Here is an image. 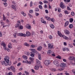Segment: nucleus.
Here are the masks:
<instances>
[{
	"mask_svg": "<svg viewBox=\"0 0 75 75\" xmlns=\"http://www.w3.org/2000/svg\"><path fill=\"white\" fill-rule=\"evenodd\" d=\"M52 71H54V72L56 71H57V70H56V69H52Z\"/></svg>",
	"mask_w": 75,
	"mask_h": 75,
	"instance_id": "nucleus-51",
	"label": "nucleus"
},
{
	"mask_svg": "<svg viewBox=\"0 0 75 75\" xmlns=\"http://www.w3.org/2000/svg\"><path fill=\"white\" fill-rule=\"evenodd\" d=\"M12 41L13 42H14V43H17V41L15 40H12Z\"/></svg>",
	"mask_w": 75,
	"mask_h": 75,
	"instance_id": "nucleus-44",
	"label": "nucleus"
},
{
	"mask_svg": "<svg viewBox=\"0 0 75 75\" xmlns=\"http://www.w3.org/2000/svg\"><path fill=\"white\" fill-rule=\"evenodd\" d=\"M30 50L32 51L33 52H34V53H36L37 52V50L35 49H30Z\"/></svg>",
	"mask_w": 75,
	"mask_h": 75,
	"instance_id": "nucleus-11",
	"label": "nucleus"
},
{
	"mask_svg": "<svg viewBox=\"0 0 75 75\" xmlns=\"http://www.w3.org/2000/svg\"><path fill=\"white\" fill-rule=\"evenodd\" d=\"M4 6L5 7H7V4L6 2H5L4 3Z\"/></svg>",
	"mask_w": 75,
	"mask_h": 75,
	"instance_id": "nucleus-36",
	"label": "nucleus"
},
{
	"mask_svg": "<svg viewBox=\"0 0 75 75\" xmlns=\"http://www.w3.org/2000/svg\"><path fill=\"white\" fill-rule=\"evenodd\" d=\"M70 23H72L74 21V19L72 18H71L69 19Z\"/></svg>",
	"mask_w": 75,
	"mask_h": 75,
	"instance_id": "nucleus-32",
	"label": "nucleus"
},
{
	"mask_svg": "<svg viewBox=\"0 0 75 75\" xmlns=\"http://www.w3.org/2000/svg\"><path fill=\"white\" fill-rule=\"evenodd\" d=\"M40 11V10H39V9L38 8H36L35 9V11Z\"/></svg>",
	"mask_w": 75,
	"mask_h": 75,
	"instance_id": "nucleus-41",
	"label": "nucleus"
},
{
	"mask_svg": "<svg viewBox=\"0 0 75 75\" xmlns=\"http://www.w3.org/2000/svg\"><path fill=\"white\" fill-rule=\"evenodd\" d=\"M63 69L62 68L57 69L58 71H63Z\"/></svg>",
	"mask_w": 75,
	"mask_h": 75,
	"instance_id": "nucleus-37",
	"label": "nucleus"
},
{
	"mask_svg": "<svg viewBox=\"0 0 75 75\" xmlns=\"http://www.w3.org/2000/svg\"><path fill=\"white\" fill-rule=\"evenodd\" d=\"M67 9L68 10H71V8H70L69 7V6H68L67 7Z\"/></svg>",
	"mask_w": 75,
	"mask_h": 75,
	"instance_id": "nucleus-64",
	"label": "nucleus"
},
{
	"mask_svg": "<svg viewBox=\"0 0 75 75\" xmlns=\"http://www.w3.org/2000/svg\"><path fill=\"white\" fill-rule=\"evenodd\" d=\"M8 47L9 48H12V45H11V43H10L8 45Z\"/></svg>",
	"mask_w": 75,
	"mask_h": 75,
	"instance_id": "nucleus-23",
	"label": "nucleus"
},
{
	"mask_svg": "<svg viewBox=\"0 0 75 75\" xmlns=\"http://www.w3.org/2000/svg\"><path fill=\"white\" fill-rule=\"evenodd\" d=\"M60 6L62 8H65V6L63 4V2H62L60 3Z\"/></svg>",
	"mask_w": 75,
	"mask_h": 75,
	"instance_id": "nucleus-7",
	"label": "nucleus"
},
{
	"mask_svg": "<svg viewBox=\"0 0 75 75\" xmlns=\"http://www.w3.org/2000/svg\"><path fill=\"white\" fill-rule=\"evenodd\" d=\"M3 15V20H4V21H5V20H6V17H5V16H4V14Z\"/></svg>",
	"mask_w": 75,
	"mask_h": 75,
	"instance_id": "nucleus-42",
	"label": "nucleus"
},
{
	"mask_svg": "<svg viewBox=\"0 0 75 75\" xmlns=\"http://www.w3.org/2000/svg\"><path fill=\"white\" fill-rule=\"evenodd\" d=\"M30 59L31 61H33V60L34 59V58L32 57H30Z\"/></svg>",
	"mask_w": 75,
	"mask_h": 75,
	"instance_id": "nucleus-38",
	"label": "nucleus"
},
{
	"mask_svg": "<svg viewBox=\"0 0 75 75\" xmlns=\"http://www.w3.org/2000/svg\"><path fill=\"white\" fill-rule=\"evenodd\" d=\"M26 28L28 29H30V28H31V26H30V25L28 24V25H26Z\"/></svg>",
	"mask_w": 75,
	"mask_h": 75,
	"instance_id": "nucleus-19",
	"label": "nucleus"
},
{
	"mask_svg": "<svg viewBox=\"0 0 75 75\" xmlns=\"http://www.w3.org/2000/svg\"><path fill=\"white\" fill-rule=\"evenodd\" d=\"M69 27L70 28H73V25L70 24L69 26Z\"/></svg>",
	"mask_w": 75,
	"mask_h": 75,
	"instance_id": "nucleus-31",
	"label": "nucleus"
},
{
	"mask_svg": "<svg viewBox=\"0 0 75 75\" xmlns=\"http://www.w3.org/2000/svg\"><path fill=\"white\" fill-rule=\"evenodd\" d=\"M65 14H68V11L67 10H66L65 11Z\"/></svg>",
	"mask_w": 75,
	"mask_h": 75,
	"instance_id": "nucleus-55",
	"label": "nucleus"
},
{
	"mask_svg": "<svg viewBox=\"0 0 75 75\" xmlns=\"http://www.w3.org/2000/svg\"><path fill=\"white\" fill-rule=\"evenodd\" d=\"M39 7L40 9H42V6L41 5H39Z\"/></svg>",
	"mask_w": 75,
	"mask_h": 75,
	"instance_id": "nucleus-43",
	"label": "nucleus"
},
{
	"mask_svg": "<svg viewBox=\"0 0 75 75\" xmlns=\"http://www.w3.org/2000/svg\"><path fill=\"white\" fill-rule=\"evenodd\" d=\"M45 18H46V20H48V21H50L51 20V18L48 16H46L45 17Z\"/></svg>",
	"mask_w": 75,
	"mask_h": 75,
	"instance_id": "nucleus-24",
	"label": "nucleus"
},
{
	"mask_svg": "<svg viewBox=\"0 0 75 75\" xmlns=\"http://www.w3.org/2000/svg\"><path fill=\"white\" fill-rule=\"evenodd\" d=\"M39 4L42 5V3L41 1H39Z\"/></svg>",
	"mask_w": 75,
	"mask_h": 75,
	"instance_id": "nucleus-60",
	"label": "nucleus"
},
{
	"mask_svg": "<svg viewBox=\"0 0 75 75\" xmlns=\"http://www.w3.org/2000/svg\"><path fill=\"white\" fill-rule=\"evenodd\" d=\"M56 58H58L59 59H61V56H60L59 55Z\"/></svg>",
	"mask_w": 75,
	"mask_h": 75,
	"instance_id": "nucleus-45",
	"label": "nucleus"
},
{
	"mask_svg": "<svg viewBox=\"0 0 75 75\" xmlns=\"http://www.w3.org/2000/svg\"><path fill=\"white\" fill-rule=\"evenodd\" d=\"M39 68V66L38 64H37L35 66V69L36 70H38Z\"/></svg>",
	"mask_w": 75,
	"mask_h": 75,
	"instance_id": "nucleus-14",
	"label": "nucleus"
},
{
	"mask_svg": "<svg viewBox=\"0 0 75 75\" xmlns=\"http://www.w3.org/2000/svg\"><path fill=\"white\" fill-rule=\"evenodd\" d=\"M16 5H12V8H13V9H14V10H16Z\"/></svg>",
	"mask_w": 75,
	"mask_h": 75,
	"instance_id": "nucleus-18",
	"label": "nucleus"
},
{
	"mask_svg": "<svg viewBox=\"0 0 75 75\" xmlns=\"http://www.w3.org/2000/svg\"><path fill=\"white\" fill-rule=\"evenodd\" d=\"M24 46H26V47H29V44H28V43H27V42H25L24 44Z\"/></svg>",
	"mask_w": 75,
	"mask_h": 75,
	"instance_id": "nucleus-22",
	"label": "nucleus"
},
{
	"mask_svg": "<svg viewBox=\"0 0 75 75\" xmlns=\"http://www.w3.org/2000/svg\"><path fill=\"white\" fill-rule=\"evenodd\" d=\"M51 20L52 22H54L55 21V19H54V18H52L51 19Z\"/></svg>",
	"mask_w": 75,
	"mask_h": 75,
	"instance_id": "nucleus-58",
	"label": "nucleus"
},
{
	"mask_svg": "<svg viewBox=\"0 0 75 75\" xmlns=\"http://www.w3.org/2000/svg\"><path fill=\"white\" fill-rule=\"evenodd\" d=\"M28 16L30 17V18H32V17H33V16L30 14H28Z\"/></svg>",
	"mask_w": 75,
	"mask_h": 75,
	"instance_id": "nucleus-59",
	"label": "nucleus"
},
{
	"mask_svg": "<svg viewBox=\"0 0 75 75\" xmlns=\"http://www.w3.org/2000/svg\"><path fill=\"white\" fill-rule=\"evenodd\" d=\"M44 7L45 8H47V4H45L44 5Z\"/></svg>",
	"mask_w": 75,
	"mask_h": 75,
	"instance_id": "nucleus-63",
	"label": "nucleus"
},
{
	"mask_svg": "<svg viewBox=\"0 0 75 75\" xmlns=\"http://www.w3.org/2000/svg\"><path fill=\"white\" fill-rule=\"evenodd\" d=\"M17 23H18L16 24V25L15 27V28H17V27H19L20 25H21L20 21H17Z\"/></svg>",
	"mask_w": 75,
	"mask_h": 75,
	"instance_id": "nucleus-4",
	"label": "nucleus"
},
{
	"mask_svg": "<svg viewBox=\"0 0 75 75\" xmlns=\"http://www.w3.org/2000/svg\"><path fill=\"white\" fill-rule=\"evenodd\" d=\"M19 28L20 29H21V30H22L23 28V26L22 25H21L19 27Z\"/></svg>",
	"mask_w": 75,
	"mask_h": 75,
	"instance_id": "nucleus-47",
	"label": "nucleus"
},
{
	"mask_svg": "<svg viewBox=\"0 0 75 75\" xmlns=\"http://www.w3.org/2000/svg\"><path fill=\"white\" fill-rule=\"evenodd\" d=\"M9 59H10V57L8 56H6L5 57L4 60L5 61V62H6V63H7L9 65H11V63H10L11 64H8Z\"/></svg>",
	"mask_w": 75,
	"mask_h": 75,
	"instance_id": "nucleus-2",
	"label": "nucleus"
},
{
	"mask_svg": "<svg viewBox=\"0 0 75 75\" xmlns=\"http://www.w3.org/2000/svg\"><path fill=\"white\" fill-rule=\"evenodd\" d=\"M1 64H2V65H4H4L6 66H7V65L6 63V62H5V61H3L2 62Z\"/></svg>",
	"mask_w": 75,
	"mask_h": 75,
	"instance_id": "nucleus-27",
	"label": "nucleus"
},
{
	"mask_svg": "<svg viewBox=\"0 0 75 75\" xmlns=\"http://www.w3.org/2000/svg\"><path fill=\"white\" fill-rule=\"evenodd\" d=\"M1 45H3V47H6V44L4 43V42H1Z\"/></svg>",
	"mask_w": 75,
	"mask_h": 75,
	"instance_id": "nucleus-28",
	"label": "nucleus"
},
{
	"mask_svg": "<svg viewBox=\"0 0 75 75\" xmlns=\"http://www.w3.org/2000/svg\"><path fill=\"white\" fill-rule=\"evenodd\" d=\"M24 72H25V74H26V75H28V74H29L28 73V72H27L26 71H25Z\"/></svg>",
	"mask_w": 75,
	"mask_h": 75,
	"instance_id": "nucleus-48",
	"label": "nucleus"
},
{
	"mask_svg": "<svg viewBox=\"0 0 75 75\" xmlns=\"http://www.w3.org/2000/svg\"><path fill=\"white\" fill-rule=\"evenodd\" d=\"M59 16L60 17H62V14L61 13H60L59 14Z\"/></svg>",
	"mask_w": 75,
	"mask_h": 75,
	"instance_id": "nucleus-62",
	"label": "nucleus"
},
{
	"mask_svg": "<svg viewBox=\"0 0 75 75\" xmlns=\"http://www.w3.org/2000/svg\"><path fill=\"white\" fill-rule=\"evenodd\" d=\"M30 13H33V10H30Z\"/></svg>",
	"mask_w": 75,
	"mask_h": 75,
	"instance_id": "nucleus-56",
	"label": "nucleus"
},
{
	"mask_svg": "<svg viewBox=\"0 0 75 75\" xmlns=\"http://www.w3.org/2000/svg\"><path fill=\"white\" fill-rule=\"evenodd\" d=\"M70 64L72 65H75V63H74L72 62H70Z\"/></svg>",
	"mask_w": 75,
	"mask_h": 75,
	"instance_id": "nucleus-46",
	"label": "nucleus"
},
{
	"mask_svg": "<svg viewBox=\"0 0 75 75\" xmlns=\"http://www.w3.org/2000/svg\"><path fill=\"white\" fill-rule=\"evenodd\" d=\"M36 64L37 65H38V66H39L40 65H41V62L38 59H36Z\"/></svg>",
	"mask_w": 75,
	"mask_h": 75,
	"instance_id": "nucleus-10",
	"label": "nucleus"
},
{
	"mask_svg": "<svg viewBox=\"0 0 75 75\" xmlns=\"http://www.w3.org/2000/svg\"><path fill=\"white\" fill-rule=\"evenodd\" d=\"M43 19V18H41V20H41V23H44V24H46V21H44V19Z\"/></svg>",
	"mask_w": 75,
	"mask_h": 75,
	"instance_id": "nucleus-13",
	"label": "nucleus"
},
{
	"mask_svg": "<svg viewBox=\"0 0 75 75\" xmlns=\"http://www.w3.org/2000/svg\"><path fill=\"white\" fill-rule=\"evenodd\" d=\"M42 46H40L37 48V50L38 51H40L42 50Z\"/></svg>",
	"mask_w": 75,
	"mask_h": 75,
	"instance_id": "nucleus-16",
	"label": "nucleus"
},
{
	"mask_svg": "<svg viewBox=\"0 0 75 75\" xmlns=\"http://www.w3.org/2000/svg\"><path fill=\"white\" fill-rule=\"evenodd\" d=\"M21 14H22L23 15V16L24 17H25V16H26V14H25V13L23 11H22L21 12Z\"/></svg>",
	"mask_w": 75,
	"mask_h": 75,
	"instance_id": "nucleus-29",
	"label": "nucleus"
},
{
	"mask_svg": "<svg viewBox=\"0 0 75 75\" xmlns=\"http://www.w3.org/2000/svg\"><path fill=\"white\" fill-rule=\"evenodd\" d=\"M38 58L39 60H41V54H38Z\"/></svg>",
	"mask_w": 75,
	"mask_h": 75,
	"instance_id": "nucleus-20",
	"label": "nucleus"
},
{
	"mask_svg": "<svg viewBox=\"0 0 75 75\" xmlns=\"http://www.w3.org/2000/svg\"><path fill=\"white\" fill-rule=\"evenodd\" d=\"M49 38H50V39H51L52 38V35H50L49 36Z\"/></svg>",
	"mask_w": 75,
	"mask_h": 75,
	"instance_id": "nucleus-50",
	"label": "nucleus"
},
{
	"mask_svg": "<svg viewBox=\"0 0 75 75\" xmlns=\"http://www.w3.org/2000/svg\"><path fill=\"white\" fill-rule=\"evenodd\" d=\"M58 12H59V13H60L61 11V8H58Z\"/></svg>",
	"mask_w": 75,
	"mask_h": 75,
	"instance_id": "nucleus-49",
	"label": "nucleus"
},
{
	"mask_svg": "<svg viewBox=\"0 0 75 75\" xmlns=\"http://www.w3.org/2000/svg\"><path fill=\"white\" fill-rule=\"evenodd\" d=\"M64 2H67V3H69L71 1L70 0H64Z\"/></svg>",
	"mask_w": 75,
	"mask_h": 75,
	"instance_id": "nucleus-34",
	"label": "nucleus"
},
{
	"mask_svg": "<svg viewBox=\"0 0 75 75\" xmlns=\"http://www.w3.org/2000/svg\"><path fill=\"white\" fill-rule=\"evenodd\" d=\"M43 2H44V3H45V4H46L48 3V1H44Z\"/></svg>",
	"mask_w": 75,
	"mask_h": 75,
	"instance_id": "nucleus-53",
	"label": "nucleus"
},
{
	"mask_svg": "<svg viewBox=\"0 0 75 75\" xmlns=\"http://www.w3.org/2000/svg\"><path fill=\"white\" fill-rule=\"evenodd\" d=\"M16 34H17V33H15L13 34V36L14 38H16Z\"/></svg>",
	"mask_w": 75,
	"mask_h": 75,
	"instance_id": "nucleus-52",
	"label": "nucleus"
},
{
	"mask_svg": "<svg viewBox=\"0 0 75 75\" xmlns=\"http://www.w3.org/2000/svg\"><path fill=\"white\" fill-rule=\"evenodd\" d=\"M71 14L72 16H74L75 15V13L74 12H72Z\"/></svg>",
	"mask_w": 75,
	"mask_h": 75,
	"instance_id": "nucleus-39",
	"label": "nucleus"
},
{
	"mask_svg": "<svg viewBox=\"0 0 75 75\" xmlns=\"http://www.w3.org/2000/svg\"><path fill=\"white\" fill-rule=\"evenodd\" d=\"M58 33L59 35V37H63V38L65 40H68L69 39V38H68V37L65 36V35H63L62 34H61V32L59 31H58Z\"/></svg>",
	"mask_w": 75,
	"mask_h": 75,
	"instance_id": "nucleus-1",
	"label": "nucleus"
},
{
	"mask_svg": "<svg viewBox=\"0 0 75 75\" xmlns=\"http://www.w3.org/2000/svg\"><path fill=\"white\" fill-rule=\"evenodd\" d=\"M31 47L32 48H35V46H34V45H31Z\"/></svg>",
	"mask_w": 75,
	"mask_h": 75,
	"instance_id": "nucleus-57",
	"label": "nucleus"
},
{
	"mask_svg": "<svg viewBox=\"0 0 75 75\" xmlns=\"http://www.w3.org/2000/svg\"><path fill=\"white\" fill-rule=\"evenodd\" d=\"M30 53L31 54H30V57H34V54H33V52H31Z\"/></svg>",
	"mask_w": 75,
	"mask_h": 75,
	"instance_id": "nucleus-30",
	"label": "nucleus"
},
{
	"mask_svg": "<svg viewBox=\"0 0 75 75\" xmlns=\"http://www.w3.org/2000/svg\"><path fill=\"white\" fill-rule=\"evenodd\" d=\"M18 36H20V37H26V34H23L22 33H19L17 34Z\"/></svg>",
	"mask_w": 75,
	"mask_h": 75,
	"instance_id": "nucleus-3",
	"label": "nucleus"
},
{
	"mask_svg": "<svg viewBox=\"0 0 75 75\" xmlns=\"http://www.w3.org/2000/svg\"><path fill=\"white\" fill-rule=\"evenodd\" d=\"M51 50H49L47 51V54H51Z\"/></svg>",
	"mask_w": 75,
	"mask_h": 75,
	"instance_id": "nucleus-35",
	"label": "nucleus"
},
{
	"mask_svg": "<svg viewBox=\"0 0 75 75\" xmlns=\"http://www.w3.org/2000/svg\"><path fill=\"white\" fill-rule=\"evenodd\" d=\"M48 48H53V46L52 45H51V44H48Z\"/></svg>",
	"mask_w": 75,
	"mask_h": 75,
	"instance_id": "nucleus-15",
	"label": "nucleus"
},
{
	"mask_svg": "<svg viewBox=\"0 0 75 75\" xmlns=\"http://www.w3.org/2000/svg\"><path fill=\"white\" fill-rule=\"evenodd\" d=\"M44 64L45 65H48L50 64V61L49 60H46Z\"/></svg>",
	"mask_w": 75,
	"mask_h": 75,
	"instance_id": "nucleus-6",
	"label": "nucleus"
},
{
	"mask_svg": "<svg viewBox=\"0 0 75 75\" xmlns=\"http://www.w3.org/2000/svg\"><path fill=\"white\" fill-rule=\"evenodd\" d=\"M22 57L23 58H24V59H27L28 58V57H27V56L25 55L23 56Z\"/></svg>",
	"mask_w": 75,
	"mask_h": 75,
	"instance_id": "nucleus-26",
	"label": "nucleus"
},
{
	"mask_svg": "<svg viewBox=\"0 0 75 75\" xmlns=\"http://www.w3.org/2000/svg\"><path fill=\"white\" fill-rule=\"evenodd\" d=\"M52 53H54V52H52L51 54H52V56H53V57H55V55L54 54H52Z\"/></svg>",
	"mask_w": 75,
	"mask_h": 75,
	"instance_id": "nucleus-40",
	"label": "nucleus"
},
{
	"mask_svg": "<svg viewBox=\"0 0 75 75\" xmlns=\"http://www.w3.org/2000/svg\"><path fill=\"white\" fill-rule=\"evenodd\" d=\"M26 55H27L28 56V55H30V52H28L26 53Z\"/></svg>",
	"mask_w": 75,
	"mask_h": 75,
	"instance_id": "nucleus-54",
	"label": "nucleus"
},
{
	"mask_svg": "<svg viewBox=\"0 0 75 75\" xmlns=\"http://www.w3.org/2000/svg\"><path fill=\"white\" fill-rule=\"evenodd\" d=\"M31 71H32V72H33V73H35V71H34V69H31Z\"/></svg>",
	"mask_w": 75,
	"mask_h": 75,
	"instance_id": "nucleus-61",
	"label": "nucleus"
},
{
	"mask_svg": "<svg viewBox=\"0 0 75 75\" xmlns=\"http://www.w3.org/2000/svg\"><path fill=\"white\" fill-rule=\"evenodd\" d=\"M50 26L52 28H54V25L53 24H51Z\"/></svg>",
	"mask_w": 75,
	"mask_h": 75,
	"instance_id": "nucleus-33",
	"label": "nucleus"
},
{
	"mask_svg": "<svg viewBox=\"0 0 75 75\" xmlns=\"http://www.w3.org/2000/svg\"><path fill=\"white\" fill-rule=\"evenodd\" d=\"M69 60H71L74 61V60H75V57L74 56H70L69 57Z\"/></svg>",
	"mask_w": 75,
	"mask_h": 75,
	"instance_id": "nucleus-8",
	"label": "nucleus"
},
{
	"mask_svg": "<svg viewBox=\"0 0 75 75\" xmlns=\"http://www.w3.org/2000/svg\"><path fill=\"white\" fill-rule=\"evenodd\" d=\"M11 69L12 71L13 72H15V71H16V70H15V68L13 66H11Z\"/></svg>",
	"mask_w": 75,
	"mask_h": 75,
	"instance_id": "nucleus-12",
	"label": "nucleus"
},
{
	"mask_svg": "<svg viewBox=\"0 0 75 75\" xmlns=\"http://www.w3.org/2000/svg\"><path fill=\"white\" fill-rule=\"evenodd\" d=\"M26 35L27 37H30L31 35V34H30V33L29 32H26Z\"/></svg>",
	"mask_w": 75,
	"mask_h": 75,
	"instance_id": "nucleus-25",
	"label": "nucleus"
},
{
	"mask_svg": "<svg viewBox=\"0 0 75 75\" xmlns=\"http://www.w3.org/2000/svg\"><path fill=\"white\" fill-rule=\"evenodd\" d=\"M53 63L55 65H56L57 67L59 66V62L57 60H55L53 62Z\"/></svg>",
	"mask_w": 75,
	"mask_h": 75,
	"instance_id": "nucleus-5",
	"label": "nucleus"
},
{
	"mask_svg": "<svg viewBox=\"0 0 75 75\" xmlns=\"http://www.w3.org/2000/svg\"><path fill=\"white\" fill-rule=\"evenodd\" d=\"M69 24V21H66L65 23L64 27H66V26H67Z\"/></svg>",
	"mask_w": 75,
	"mask_h": 75,
	"instance_id": "nucleus-21",
	"label": "nucleus"
},
{
	"mask_svg": "<svg viewBox=\"0 0 75 75\" xmlns=\"http://www.w3.org/2000/svg\"><path fill=\"white\" fill-rule=\"evenodd\" d=\"M66 66V64L65 63H62L60 64V67H62V68H65Z\"/></svg>",
	"mask_w": 75,
	"mask_h": 75,
	"instance_id": "nucleus-9",
	"label": "nucleus"
},
{
	"mask_svg": "<svg viewBox=\"0 0 75 75\" xmlns=\"http://www.w3.org/2000/svg\"><path fill=\"white\" fill-rule=\"evenodd\" d=\"M64 31L66 34H67V35L69 34V31H68V30H64Z\"/></svg>",
	"mask_w": 75,
	"mask_h": 75,
	"instance_id": "nucleus-17",
	"label": "nucleus"
}]
</instances>
